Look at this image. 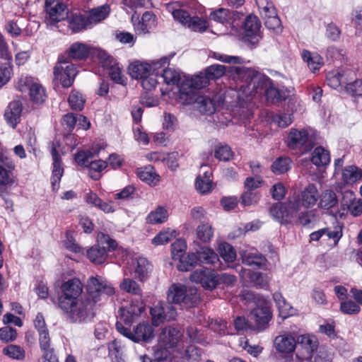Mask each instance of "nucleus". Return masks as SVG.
<instances>
[{
  "label": "nucleus",
  "instance_id": "22",
  "mask_svg": "<svg viewBox=\"0 0 362 362\" xmlns=\"http://www.w3.org/2000/svg\"><path fill=\"white\" fill-rule=\"evenodd\" d=\"M132 274L141 281H145L151 271V265L144 257L134 259L132 266Z\"/></svg>",
  "mask_w": 362,
  "mask_h": 362
},
{
  "label": "nucleus",
  "instance_id": "48",
  "mask_svg": "<svg viewBox=\"0 0 362 362\" xmlns=\"http://www.w3.org/2000/svg\"><path fill=\"white\" fill-rule=\"evenodd\" d=\"M261 199L259 192L247 190L240 197V203L244 206H250L257 204Z\"/></svg>",
  "mask_w": 362,
  "mask_h": 362
},
{
  "label": "nucleus",
  "instance_id": "14",
  "mask_svg": "<svg viewBox=\"0 0 362 362\" xmlns=\"http://www.w3.org/2000/svg\"><path fill=\"white\" fill-rule=\"evenodd\" d=\"M252 319L257 328L262 330L272 319L270 303L265 299H259L257 305L252 311Z\"/></svg>",
  "mask_w": 362,
  "mask_h": 362
},
{
  "label": "nucleus",
  "instance_id": "39",
  "mask_svg": "<svg viewBox=\"0 0 362 362\" xmlns=\"http://www.w3.org/2000/svg\"><path fill=\"white\" fill-rule=\"evenodd\" d=\"M327 81L331 88L337 89L343 86H346L348 80L344 74H341L337 71H332L327 74Z\"/></svg>",
  "mask_w": 362,
  "mask_h": 362
},
{
  "label": "nucleus",
  "instance_id": "52",
  "mask_svg": "<svg viewBox=\"0 0 362 362\" xmlns=\"http://www.w3.org/2000/svg\"><path fill=\"white\" fill-rule=\"evenodd\" d=\"M90 24L88 18L81 15H74L71 17L69 27L73 32H78L86 28Z\"/></svg>",
  "mask_w": 362,
  "mask_h": 362
},
{
  "label": "nucleus",
  "instance_id": "41",
  "mask_svg": "<svg viewBox=\"0 0 362 362\" xmlns=\"http://www.w3.org/2000/svg\"><path fill=\"white\" fill-rule=\"evenodd\" d=\"M89 54L88 47L83 43L75 42L69 48V57L74 59H83Z\"/></svg>",
  "mask_w": 362,
  "mask_h": 362
},
{
  "label": "nucleus",
  "instance_id": "4",
  "mask_svg": "<svg viewBox=\"0 0 362 362\" xmlns=\"http://www.w3.org/2000/svg\"><path fill=\"white\" fill-rule=\"evenodd\" d=\"M168 300L186 308H191L199 302V295L195 289L187 288L185 285L175 284L172 285L168 290Z\"/></svg>",
  "mask_w": 362,
  "mask_h": 362
},
{
  "label": "nucleus",
  "instance_id": "38",
  "mask_svg": "<svg viewBox=\"0 0 362 362\" xmlns=\"http://www.w3.org/2000/svg\"><path fill=\"white\" fill-rule=\"evenodd\" d=\"M2 353L8 358L19 361H23L25 358V351L24 348L16 344L6 346L3 349Z\"/></svg>",
  "mask_w": 362,
  "mask_h": 362
},
{
  "label": "nucleus",
  "instance_id": "25",
  "mask_svg": "<svg viewBox=\"0 0 362 362\" xmlns=\"http://www.w3.org/2000/svg\"><path fill=\"white\" fill-rule=\"evenodd\" d=\"M319 199V194L317 187L314 184H310L301 192V205L305 208L314 206Z\"/></svg>",
  "mask_w": 362,
  "mask_h": 362
},
{
  "label": "nucleus",
  "instance_id": "44",
  "mask_svg": "<svg viewBox=\"0 0 362 362\" xmlns=\"http://www.w3.org/2000/svg\"><path fill=\"white\" fill-rule=\"evenodd\" d=\"M168 216L167 210L162 206H158L147 216L146 221L151 224L161 223L167 220Z\"/></svg>",
  "mask_w": 362,
  "mask_h": 362
},
{
  "label": "nucleus",
  "instance_id": "23",
  "mask_svg": "<svg viewBox=\"0 0 362 362\" xmlns=\"http://www.w3.org/2000/svg\"><path fill=\"white\" fill-rule=\"evenodd\" d=\"M23 105L20 101H12L7 106L4 117L9 126L15 128L21 121Z\"/></svg>",
  "mask_w": 362,
  "mask_h": 362
},
{
  "label": "nucleus",
  "instance_id": "58",
  "mask_svg": "<svg viewBox=\"0 0 362 362\" xmlns=\"http://www.w3.org/2000/svg\"><path fill=\"white\" fill-rule=\"evenodd\" d=\"M187 249L186 242L182 239L175 240L171 245V253L174 259H178L184 255Z\"/></svg>",
  "mask_w": 362,
  "mask_h": 362
},
{
  "label": "nucleus",
  "instance_id": "30",
  "mask_svg": "<svg viewBox=\"0 0 362 362\" xmlns=\"http://www.w3.org/2000/svg\"><path fill=\"white\" fill-rule=\"evenodd\" d=\"M296 349L316 351L318 348V341L314 336L309 334L299 335L296 339Z\"/></svg>",
  "mask_w": 362,
  "mask_h": 362
},
{
  "label": "nucleus",
  "instance_id": "53",
  "mask_svg": "<svg viewBox=\"0 0 362 362\" xmlns=\"http://www.w3.org/2000/svg\"><path fill=\"white\" fill-rule=\"evenodd\" d=\"M291 160L286 157H279L272 165V170L276 174H283L291 168Z\"/></svg>",
  "mask_w": 362,
  "mask_h": 362
},
{
  "label": "nucleus",
  "instance_id": "43",
  "mask_svg": "<svg viewBox=\"0 0 362 362\" xmlns=\"http://www.w3.org/2000/svg\"><path fill=\"white\" fill-rule=\"evenodd\" d=\"M179 263L177 268L181 272H188L199 264L197 259L194 252L189 253L186 257H181L178 259Z\"/></svg>",
  "mask_w": 362,
  "mask_h": 362
},
{
  "label": "nucleus",
  "instance_id": "34",
  "mask_svg": "<svg viewBox=\"0 0 362 362\" xmlns=\"http://www.w3.org/2000/svg\"><path fill=\"white\" fill-rule=\"evenodd\" d=\"M311 161L317 167L326 166L330 162L329 152L322 146L316 147L312 153Z\"/></svg>",
  "mask_w": 362,
  "mask_h": 362
},
{
  "label": "nucleus",
  "instance_id": "6",
  "mask_svg": "<svg viewBox=\"0 0 362 362\" xmlns=\"http://www.w3.org/2000/svg\"><path fill=\"white\" fill-rule=\"evenodd\" d=\"M87 293L85 296L100 303L104 295L112 296L115 293V288L112 284L102 276H91L88 279Z\"/></svg>",
  "mask_w": 362,
  "mask_h": 362
},
{
  "label": "nucleus",
  "instance_id": "35",
  "mask_svg": "<svg viewBox=\"0 0 362 362\" xmlns=\"http://www.w3.org/2000/svg\"><path fill=\"white\" fill-rule=\"evenodd\" d=\"M136 175L142 181L149 185H156L159 182V176L151 165L138 168L136 170Z\"/></svg>",
  "mask_w": 362,
  "mask_h": 362
},
{
  "label": "nucleus",
  "instance_id": "7",
  "mask_svg": "<svg viewBox=\"0 0 362 362\" xmlns=\"http://www.w3.org/2000/svg\"><path fill=\"white\" fill-rule=\"evenodd\" d=\"M62 295L59 298V306L62 310H70L82 293L83 286L78 279H72L62 285Z\"/></svg>",
  "mask_w": 362,
  "mask_h": 362
},
{
  "label": "nucleus",
  "instance_id": "16",
  "mask_svg": "<svg viewBox=\"0 0 362 362\" xmlns=\"http://www.w3.org/2000/svg\"><path fill=\"white\" fill-rule=\"evenodd\" d=\"M132 22L136 33L146 34L156 28V17L152 12L146 11L139 20V14L134 12L132 16Z\"/></svg>",
  "mask_w": 362,
  "mask_h": 362
},
{
  "label": "nucleus",
  "instance_id": "9",
  "mask_svg": "<svg viewBox=\"0 0 362 362\" xmlns=\"http://www.w3.org/2000/svg\"><path fill=\"white\" fill-rule=\"evenodd\" d=\"M288 146L290 148L306 153L314 147V144L306 130L291 129L288 136Z\"/></svg>",
  "mask_w": 362,
  "mask_h": 362
},
{
  "label": "nucleus",
  "instance_id": "63",
  "mask_svg": "<svg viewBox=\"0 0 362 362\" xmlns=\"http://www.w3.org/2000/svg\"><path fill=\"white\" fill-rule=\"evenodd\" d=\"M273 121L280 127H286L293 122V117L291 114L280 113L273 117Z\"/></svg>",
  "mask_w": 362,
  "mask_h": 362
},
{
  "label": "nucleus",
  "instance_id": "12",
  "mask_svg": "<svg viewBox=\"0 0 362 362\" xmlns=\"http://www.w3.org/2000/svg\"><path fill=\"white\" fill-rule=\"evenodd\" d=\"M173 16L179 23L194 32H204L209 26L205 19L198 16H190L187 11L182 9L174 11Z\"/></svg>",
  "mask_w": 362,
  "mask_h": 362
},
{
  "label": "nucleus",
  "instance_id": "1",
  "mask_svg": "<svg viewBox=\"0 0 362 362\" xmlns=\"http://www.w3.org/2000/svg\"><path fill=\"white\" fill-rule=\"evenodd\" d=\"M226 73V66L213 64L194 77L186 78L179 86L180 100L184 105H189L193 101L197 90L206 86L210 80L222 77Z\"/></svg>",
  "mask_w": 362,
  "mask_h": 362
},
{
  "label": "nucleus",
  "instance_id": "13",
  "mask_svg": "<svg viewBox=\"0 0 362 362\" xmlns=\"http://www.w3.org/2000/svg\"><path fill=\"white\" fill-rule=\"evenodd\" d=\"M152 321L155 326L170 320L177 317L175 308L169 303H159L151 309Z\"/></svg>",
  "mask_w": 362,
  "mask_h": 362
},
{
  "label": "nucleus",
  "instance_id": "26",
  "mask_svg": "<svg viewBox=\"0 0 362 362\" xmlns=\"http://www.w3.org/2000/svg\"><path fill=\"white\" fill-rule=\"evenodd\" d=\"M129 74L135 79H143L151 76V67L149 64L136 61L129 64Z\"/></svg>",
  "mask_w": 362,
  "mask_h": 362
},
{
  "label": "nucleus",
  "instance_id": "50",
  "mask_svg": "<svg viewBox=\"0 0 362 362\" xmlns=\"http://www.w3.org/2000/svg\"><path fill=\"white\" fill-rule=\"evenodd\" d=\"M218 250L220 256L227 262H232L236 258V252L234 248L227 243L219 244Z\"/></svg>",
  "mask_w": 362,
  "mask_h": 362
},
{
  "label": "nucleus",
  "instance_id": "56",
  "mask_svg": "<svg viewBox=\"0 0 362 362\" xmlns=\"http://www.w3.org/2000/svg\"><path fill=\"white\" fill-rule=\"evenodd\" d=\"M167 84H175L177 83L180 78V74L174 69L167 68L162 69L161 74L159 75Z\"/></svg>",
  "mask_w": 362,
  "mask_h": 362
},
{
  "label": "nucleus",
  "instance_id": "62",
  "mask_svg": "<svg viewBox=\"0 0 362 362\" xmlns=\"http://www.w3.org/2000/svg\"><path fill=\"white\" fill-rule=\"evenodd\" d=\"M16 337V330L12 327H4L0 329V339L4 342L13 341Z\"/></svg>",
  "mask_w": 362,
  "mask_h": 362
},
{
  "label": "nucleus",
  "instance_id": "8",
  "mask_svg": "<svg viewBox=\"0 0 362 362\" xmlns=\"http://www.w3.org/2000/svg\"><path fill=\"white\" fill-rule=\"evenodd\" d=\"M340 216L349 213L356 217L362 214V199L357 198L351 190H344L341 192L340 201Z\"/></svg>",
  "mask_w": 362,
  "mask_h": 362
},
{
  "label": "nucleus",
  "instance_id": "5",
  "mask_svg": "<svg viewBox=\"0 0 362 362\" xmlns=\"http://www.w3.org/2000/svg\"><path fill=\"white\" fill-rule=\"evenodd\" d=\"M117 330L123 336L129 339L134 342H145L149 343L154 338V329L153 327L148 322H141L134 327L132 331L125 327L121 322H116Z\"/></svg>",
  "mask_w": 362,
  "mask_h": 362
},
{
  "label": "nucleus",
  "instance_id": "27",
  "mask_svg": "<svg viewBox=\"0 0 362 362\" xmlns=\"http://www.w3.org/2000/svg\"><path fill=\"white\" fill-rule=\"evenodd\" d=\"M197 90L194 93L193 101L190 103H196V107L202 113L211 115L216 111V104L211 98L206 95H197Z\"/></svg>",
  "mask_w": 362,
  "mask_h": 362
},
{
  "label": "nucleus",
  "instance_id": "55",
  "mask_svg": "<svg viewBox=\"0 0 362 362\" xmlns=\"http://www.w3.org/2000/svg\"><path fill=\"white\" fill-rule=\"evenodd\" d=\"M30 96L31 100L35 103H42L47 97L44 88L36 83L30 88Z\"/></svg>",
  "mask_w": 362,
  "mask_h": 362
},
{
  "label": "nucleus",
  "instance_id": "29",
  "mask_svg": "<svg viewBox=\"0 0 362 362\" xmlns=\"http://www.w3.org/2000/svg\"><path fill=\"white\" fill-rule=\"evenodd\" d=\"M199 264H214L218 261V255L211 248L206 246L201 247L194 252Z\"/></svg>",
  "mask_w": 362,
  "mask_h": 362
},
{
  "label": "nucleus",
  "instance_id": "2",
  "mask_svg": "<svg viewBox=\"0 0 362 362\" xmlns=\"http://www.w3.org/2000/svg\"><path fill=\"white\" fill-rule=\"evenodd\" d=\"M98 305L95 300L84 296L79 300L75 301L70 310L64 311L67 313L68 317L72 322H83L94 317Z\"/></svg>",
  "mask_w": 362,
  "mask_h": 362
},
{
  "label": "nucleus",
  "instance_id": "36",
  "mask_svg": "<svg viewBox=\"0 0 362 362\" xmlns=\"http://www.w3.org/2000/svg\"><path fill=\"white\" fill-rule=\"evenodd\" d=\"M54 16H51L50 13H47L46 23L47 25H54L56 23L62 21L66 18L68 12L66 6L63 3H57L54 7Z\"/></svg>",
  "mask_w": 362,
  "mask_h": 362
},
{
  "label": "nucleus",
  "instance_id": "57",
  "mask_svg": "<svg viewBox=\"0 0 362 362\" xmlns=\"http://www.w3.org/2000/svg\"><path fill=\"white\" fill-rule=\"evenodd\" d=\"M175 236V230H166L160 232L152 239V244L160 245L170 242Z\"/></svg>",
  "mask_w": 362,
  "mask_h": 362
},
{
  "label": "nucleus",
  "instance_id": "21",
  "mask_svg": "<svg viewBox=\"0 0 362 362\" xmlns=\"http://www.w3.org/2000/svg\"><path fill=\"white\" fill-rule=\"evenodd\" d=\"M51 154L53 160V170L51 177V184L54 191L58 190L59 182L64 173L62 160L59 153L55 147H52Z\"/></svg>",
  "mask_w": 362,
  "mask_h": 362
},
{
  "label": "nucleus",
  "instance_id": "37",
  "mask_svg": "<svg viewBox=\"0 0 362 362\" xmlns=\"http://www.w3.org/2000/svg\"><path fill=\"white\" fill-rule=\"evenodd\" d=\"M87 257L95 264L103 263L107 257V251L104 246L93 245L87 250Z\"/></svg>",
  "mask_w": 362,
  "mask_h": 362
},
{
  "label": "nucleus",
  "instance_id": "33",
  "mask_svg": "<svg viewBox=\"0 0 362 362\" xmlns=\"http://www.w3.org/2000/svg\"><path fill=\"white\" fill-rule=\"evenodd\" d=\"M301 56L312 71L319 70L324 64L323 59L316 52H310L308 50L304 49L302 52Z\"/></svg>",
  "mask_w": 362,
  "mask_h": 362
},
{
  "label": "nucleus",
  "instance_id": "64",
  "mask_svg": "<svg viewBox=\"0 0 362 362\" xmlns=\"http://www.w3.org/2000/svg\"><path fill=\"white\" fill-rule=\"evenodd\" d=\"M295 357L292 359L293 362H310L315 351L308 350L295 349Z\"/></svg>",
  "mask_w": 362,
  "mask_h": 362
},
{
  "label": "nucleus",
  "instance_id": "3",
  "mask_svg": "<svg viewBox=\"0 0 362 362\" xmlns=\"http://www.w3.org/2000/svg\"><path fill=\"white\" fill-rule=\"evenodd\" d=\"M237 73L238 76L247 84V88L250 95L253 93L264 92L265 89L272 83V81L269 77L250 68H238Z\"/></svg>",
  "mask_w": 362,
  "mask_h": 362
},
{
  "label": "nucleus",
  "instance_id": "18",
  "mask_svg": "<svg viewBox=\"0 0 362 362\" xmlns=\"http://www.w3.org/2000/svg\"><path fill=\"white\" fill-rule=\"evenodd\" d=\"M243 14L237 11H230L226 8H221L211 12L209 18L226 26H235V22L241 18Z\"/></svg>",
  "mask_w": 362,
  "mask_h": 362
},
{
  "label": "nucleus",
  "instance_id": "20",
  "mask_svg": "<svg viewBox=\"0 0 362 362\" xmlns=\"http://www.w3.org/2000/svg\"><path fill=\"white\" fill-rule=\"evenodd\" d=\"M243 263L254 269H260L265 265L266 259L257 250L250 248L240 251Z\"/></svg>",
  "mask_w": 362,
  "mask_h": 362
},
{
  "label": "nucleus",
  "instance_id": "47",
  "mask_svg": "<svg viewBox=\"0 0 362 362\" xmlns=\"http://www.w3.org/2000/svg\"><path fill=\"white\" fill-rule=\"evenodd\" d=\"M110 13V8L107 5H103L90 11L88 17L90 24L98 23L105 19Z\"/></svg>",
  "mask_w": 362,
  "mask_h": 362
},
{
  "label": "nucleus",
  "instance_id": "61",
  "mask_svg": "<svg viewBox=\"0 0 362 362\" xmlns=\"http://www.w3.org/2000/svg\"><path fill=\"white\" fill-rule=\"evenodd\" d=\"M213 57L223 63L238 64L243 62V59L237 56H230L225 54L214 52Z\"/></svg>",
  "mask_w": 362,
  "mask_h": 362
},
{
  "label": "nucleus",
  "instance_id": "19",
  "mask_svg": "<svg viewBox=\"0 0 362 362\" xmlns=\"http://www.w3.org/2000/svg\"><path fill=\"white\" fill-rule=\"evenodd\" d=\"M100 58L103 66L108 69L111 79L117 83L124 85L125 78L122 74V66H119V63L116 62L112 57L107 55L105 52L100 53Z\"/></svg>",
  "mask_w": 362,
  "mask_h": 362
},
{
  "label": "nucleus",
  "instance_id": "32",
  "mask_svg": "<svg viewBox=\"0 0 362 362\" xmlns=\"http://www.w3.org/2000/svg\"><path fill=\"white\" fill-rule=\"evenodd\" d=\"M273 299L279 310V315L282 319H286L293 314L292 306L286 302L282 294L275 292L273 294Z\"/></svg>",
  "mask_w": 362,
  "mask_h": 362
},
{
  "label": "nucleus",
  "instance_id": "49",
  "mask_svg": "<svg viewBox=\"0 0 362 362\" xmlns=\"http://www.w3.org/2000/svg\"><path fill=\"white\" fill-rule=\"evenodd\" d=\"M107 165V163L102 160L90 162L88 165L90 177L94 180H99L100 178V172L103 171Z\"/></svg>",
  "mask_w": 362,
  "mask_h": 362
},
{
  "label": "nucleus",
  "instance_id": "42",
  "mask_svg": "<svg viewBox=\"0 0 362 362\" xmlns=\"http://www.w3.org/2000/svg\"><path fill=\"white\" fill-rule=\"evenodd\" d=\"M196 235L202 243H208L214 236V229L209 223H201L196 229Z\"/></svg>",
  "mask_w": 362,
  "mask_h": 362
},
{
  "label": "nucleus",
  "instance_id": "59",
  "mask_svg": "<svg viewBox=\"0 0 362 362\" xmlns=\"http://www.w3.org/2000/svg\"><path fill=\"white\" fill-rule=\"evenodd\" d=\"M214 156L219 160L228 161L232 157L233 153L228 145H220L215 150Z\"/></svg>",
  "mask_w": 362,
  "mask_h": 362
},
{
  "label": "nucleus",
  "instance_id": "17",
  "mask_svg": "<svg viewBox=\"0 0 362 362\" xmlns=\"http://www.w3.org/2000/svg\"><path fill=\"white\" fill-rule=\"evenodd\" d=\"M260 27V22L255 16L250 15L244 21L243 28L245 39L252 45H257L262 38L259 31Z\"/></svg>",
  "mask_w": 362,
  "mask_h": 362
},
{
  "label": "nucleus",
  "instance_id": "11",
  "mask_svg": "<svg viewBox=\"0 0 362 362\" xmlns=\"http://www.w3.org/2000/svg\"><path fill=\"white\" fill-rule=\"evenodd\" d=\"M299 208L300 204L298 201H289L286 204H276L270 209V214L280 223L286 224Z\"/></svg>",
  "mask_w": 362,
  "mask_h": 362
},
{
  "label": "nucleus",
  "instance_id": "24",
  "mask_svg": "<svg viewBox=\"0 0 362 362\" xmlns=\"http://www.w3.org/2000/svg\"><path fill=\"white\" fill-rule=\"evenodd\" d=\"M39 343L41 350L43 351L44 358L48 362H57V358L54 354V349L51 347V340L48 329L38 332Z\"/></svg>",
  "mask_w": 362,
  "mask_h": 362
},
{
  "label": "nucleus",
  "instance_id": "28",
  "mask_svg": "<svg viewBox=\"0 0 362 362\" xmlns=\"http://www.w3.org/2000/svg\"><path fill=\"white\" fill-rule=\"evenodd\" d=\"M296 339L291 335H280L275 338L274 346L281 353L289 354L296 349Z\"/></svg>",
  "mask_w": 362,
  "mask_h": 362
},
{
  "label": "nucleus",
  "instance_id": "51",
  "mask_svg": "<svg viewBox=\"0 0 362 362\" xmlns=\"http://www.w3.org/2000/svg\"><path fill=\"white\" fill-rule=\"evenodd\" d=\"M361 177L360 171L356 166L350 165L344 168L342 173V178L346 184H353Z\"/></svg>",
  "mask_w": 362,
  "mask_h": 362
},
{
  "label": "nucleus",
  "instance_id": "31",
  "mask_svg": "<svg viewBox=\"0 0 362 362\" xmlns=\"http://www.w3.org/2000/svg\"><path fill=\"white\" fill-rule=\"evenodd\" d=\"M179 337L180 333L177 329L165 327L162 330L159 339L165 348H171L177 343Z\"/></svg>",
  "mask_w": 362,
  "mask_h": 362
},
{
  "label": "nucleus",
  "instance_id": "60",
  "mask_svg": "<svg viewBox=\"0 0 362 362\" xmlns=\"http://www.w3.org/2000/svg\"><path fill=\"white\" fill-rule=\"evenodd\" d=\"M155 359L152 361L147 355L144 354L139 356L141 362H168V351L165 349L157 350L155 352Z\"/></svg>",
  "mask_w": 362,
  "mask_h": 362
},
{
  "label": "nucleus",
  "instance_id": "54",
  "mask_svg": "<svg viewBox=\"0 0 362 362\" xmlns=\"http://www.w3.org/2000/svg\"><path fill=\"white\" fill-rule=\"evenodd\" d=\"M120 288L122 290L139 296L141 293V289L139 285L133 279L129 278H124L120 283Z\"/></svg>",
  "mask_w": 362,
  "mask_h": 362
},
{
  "label": "nucleus",
  "instance_id": "40",
  "mask_svg": "<svg viewBox=\"0 0 362 362\" xmlns=\"http://www.w3.org/2000/svg\"><path fill=\"white\" fill-rule=\"evenodd\" d=\"M338 203V198L334 192L330 189L325 190L320 199L319 206L329 209L334 207Z\"/></svg>",
  "mask_w": 362,
  "mask_h": 362
},
{
  "label": "nucleus",
  "instance_id": "46",
  "mask_svg": "<svg viewBox=\"0 0 362 362\" xmlns=\"http://www.w3.org/2000/svg\"><path fill=\"white\" fill-rule=\"evenodd\" d=\"M339 310L345 315H354L361 312V306L355 300L346 298L341 301Z\"/></svg>",
  "mask_w": 362,
  "mask_h": 362
},
{
  "label": "nucleus",
  "instance_id": "10",
  "mask_svg": "<svg viewBox=\"0 0 362 362\" xmlns=\"http://www.w3.org/2000/svg\"><path fill=\"white\" fill-rule=\"evenodd\" d=\"M66 63L67 62L64 59V57H61L59 59V63L54 69V79L59 81L64 88H69L72 85L77 74L75 65L71 64L64 66L63 64Z\"/></svg>",
  "mask_w": 362,
  "mask_h": 362
},
{
  "label": "nucleus",
  "instance_id": "15",
  "mask_svg": "<svg viewBox=\"0 0 362 362\" xmlns=\"http://www.w3.org/2000/svg\"><path fill=\"white\" fill-rule=\"evenodd\" d=\"M190 279L206 289L212 290L218 285V274L214 270L207 268L197 269L190 275Z\"/></svg>",
  "mask_w": 362,
  "mask_h": 362
},
{
  "label": "nucleus",
  "instance_id": "45",
  "mask_svg": "<svg viewBox=\"0 0 362 362\" xmlns=\"http://www.w3.org/2000/svg\"><path fill=\"white\" fill-rule=\"evenodd\" d=\"M68 102L72 110L81 111L84 107L86 99L81 93L73 90L69 96Z\"/></svg>",
  "mask_w": 362,
  "mask_h": 362
}]
</instances>
